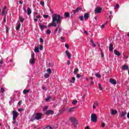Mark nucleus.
<instances>
[{
	"label": "nucleus",
	"instance_id": "nucleus-1",
	"mask_svg": "<svg viewBox=\"0 0 129 129\" xmlns=\"http://www.w3.org/2000/svg\"><path fill=\"white\" fill-rule=\"evenodd\" d=\"M61 19H62V17L59 15L54 14L52 23L49 24L48 27H57V24L61 23Z\"/></svg>",
	"mask_w": 129,
	"mask_h": 129
},
{
	"label": "nucleus",
	"instance_id": "nucleus-2",
	"mask_svg": "<svg viewBox=\"0 0 129 129\" xmlns=\"http://www.w3.org/2000/svg\"><path fill=\"white\" fill-rule=\"evenodd\" d=\"M34 119H31V121H34L35 119H37L39 120V119H41V117H42V113H37L34 117Z\"/></svg>",
	"mask_w": 129,
	"mask_h": 129
},
{
	"label": "nucleus",
	"instance_id": "nucleus-3",
	"mask_svg": "<svg viewBox=\"0 0 129 129\" xmlns=\"http://www.w3.org/2000/svg\"><path fill=\"white\" fill-rule=\"evenodd\" d=\"M91 120L92 122H96L97 121V116L96 114H92L91 115Z\"/></svg>",
	"mask_w": 129,
	"mask_h": 129
},
{
	"label": "nucleus",
	"instance_id": "nucleus-4",
	"mask_svg": "<svg viewBox=\"0 0 129 129\" xmlns=\"http://www.w3.org/2000/svg\"><path fill=\"white\" fill-rule=\"evenodd\" d=\"M70 120L72 121V122L73 123V124L75 125V126H76L77 124H78V121L77 120H76V118L74 117H72L70 118Z\"/></svg>",
	"mask_w": 129,
	"mask_h": 129
},
{
	"label": "nucleus",
	"instance_id": "nucleus-5",
	"mask_svg": "<svg viewBox=\"0 0 129 129\" xmlns=\"http://www.w3.org/2000/svg\"><path fill=\"white\" fill-rule=\"evenodd\" d=\"M87 40H88V42H89L90 45H93V47H96V44L94 43V42H93L92 39L90 38V37H88L87 38Z\"/></svg>",
	"mask_w": 129,
	"mask_h": 129
},
{
	"label": "nucleus",
	"instance_id": "nucleus-6",
	"mask_svg": "<svg viewBox=\"0 0 129 129\" xmlns=\"http://www.w3.org/2000/svg\"><path fill=\"white\" fill-rule=\"evenodd\" d=\"M13 114V120H16V118L18 117V115H19V113L18 112H16L15 111H13L12 112Z\"/></svg>",
	"mask_w": 129,
	"mask_h": 129
},
{
	"label": "nucleus",
	"instance_id": "nucleus-7",
	"mask_svg": "<svg viewBox=\"0 0 129 129\" xmlns=\"http://www.w3.org/2000/svg\"><path fill=\"white\" fill-rule=\"evenodd\" d=\"M79 11H81V8H78L75 10H73L72 12H71V15H72L71 17H73V16H74V15L75 14H76V13H78V12H79Z\"/></svg>",
	"mask_w": 129,
	"mask_h": 129
},
{
	"label": "nucleus",
	"instance_id": "nucleus-8",
	"mask_svg": "<svg viewBox=\"0 0 129 129\" xmlns=\"http://www.w3.org/2000/svg\"><path fill=\"white\" fill-rule=\"evenodd\" d=\"M7 14H8V11H7V6H5L2 9V15L7 16Z\"/></svg>",
	"mask_w": 129,
	"mask_h": 129
},
{
	"label": "nucleus",
	"instance_id": "nucleus-9",
	"mask_svg": "<svg viewBox=\"0 0 129 129\" xmlns=\"http://www.w3.org/2000/svg\"><path fill=\"white\" fill-rule=\"evenodd\" d=\"M101 11H102V9L97 7L95 9V14H100L101 13Z\"/></svg>",
	"mask_w": 129,
	"mask_h": 129
},
{
	"label": "nucleus",
	"instance_id": "nucleus-10",
	"mask_svg": "<svg viewBox=\"0 0 129 129\" xmlns=\"http://www.w3.org/2000/svg\"><path fill=\"white\" fill-rule=\"evenodd\" d=\"M109 81L110 83L113 85H115L116 84V81L113 79H110Z\"/></svg>",
	"mask_w": 129,
	"mask_h": 129
},
{
	"label": "nucleus",
	"instance_id": "nucleus-11",
	"mask_svg": "<svg viewBox=\"0 0 129 129\" xmlns=\"http://www.w3.org/2000/svg\"><path fill=\"white\" fill-rule=\"evenodd\" d=\"M98 106V102L95 101L94 102V104L93 105V109H95L96 107Z\"/></svg>",
	"mask_w": 129,
	"mask_h": 129
},
{
	"label": "nucleus",
	"instance_id": "nucleus-12",
	"mask_svg": "<svg viewBox=\"0 0 129 129\" xmlns=\"http://www.w3.org/2000/svg\"><path fill=\"white\" fill-rule=\"evenodd\" d=\"M29 62H30V64L34 65V64H35V63L36 62V59L31 58L29 60Z\"/></svg>",
	"mask_w": 129,
	"mask_h": 129
},
{
	"label": "nucleus",
	"instance_id": "nucleus-13",
	"mask_svg": "<svg viewBox=\"0 0 129 129\" xmlns=\"http://www.w3.org/2000/svg\"><path fill=\"white\" fill-rule=\"evenodd\" d=\"M46 114H54V111L48 110L46 112Z\"/></svg>",
	"mask_w": 129,
	"mask_h": 129
},
{
	"label": "nucleus",
	"instance_id": "nucleus-14",
	"mask_svg": "<svg viewBox=\"0 0 129 129\" xmlns=\"http://www.w3.org/2000/svg\"><path fill=\"white\" fill-rule=\"evenodd\" d=\"M66 54L67 55L69 59H70L71 58V54H70V52L68 51V50L66 51Z\"/></svg>",
	"mask_w": 129,
	"mask_h": 129
},
{
	"label": "nucleus",
	"instance_id": "nucleus-15",
	"mask_svg": "<svg viewBox=\"0 0 129 129\" xmlns=\"http://www.w3.org/2000/svg\"><path fill=\"white\" fill-rule=\"evenodd\" d=\"M128 66L123 64L122 67V70H128Z\"/></svg>",
	"mask_w": 129,
	"mask_h": 129
},
{
	"label": "nucleus",
	"instance_id": "nucleus-16",
	"mask_svg": "<svg viewBox=\"0 0 129 129\" xmlns=\"http://www.w3.org/2000/svg\"><path fill=\"white\" fill-rule=\"evenodd\" d=\"M110 113L112 115H114L115 114H116V113H117V111H116V110H113V109L111 110Z\"/></svg>",
	"mask_w": 129,
	"mask_h": 129
},
{
	"label": "nucleus",
	"instance_id": "nucleus-17",
	"mask_svg": "<svg viewBox=\"0 0 129 129\" xmlns=\"http://www.w3.org/2000/svg\"><path fill=\"white\" fill-rule=\"evenodd\" d=\"M76 108V107H72L68 109V112H73L74 111L75 109Z\"/></svg>",
	"mask_w": 129,
	"mask_h": 129
},
{
	"label": "nucleus",
	"instance_id": "nucleus-18",
	"mask_svg": "<svg viewBox=\"0 0 129 129\" xmlns=\"http://www.w3.org/2000/svg\"><path fill=\"white\" fill-rule=\"evenodd\" d=\"M114 54L117 56H120V53H119L116 49L114 50Z\"/></svg>",
	"mask_w": 129,
	"mask_h": 129
},
{
	"label": "nucleus",
	"instance_id": "nucleus-19",
	"mask_svg": "<svg viewBox=\"0 0 129 129\" xmlns=\"http://www.w3.org/2000/svg\"><path fill=\"white\" fill-rule=\"evenodd\" d=\"M31 14H32V10H31V9L30 8H27V15L28 16H30V15H31Z\"/></svg>",
	"mask_w": 129,
	"mask_h": 129
},
{
	"label": "nucleus",
	"instance_id": "nucleus-20",
	"mask_svg": "<svg viewBox=\"0 0 129 129\" xmlns=\"http://www.w3.org/2000/svg\"><path fill=\"white\" fill-rule=\"evenodd\" d=\"M7 18V15H5L3 18V25H6V23L7 22V19H6Z\"/></svg>",
	"mask_w": 129,
	"mask_h": 129
},
{
	"label": "nucleus",
	"instance_id": "nucleus-21",
	"mask_svg": "<svg viewBox=\"0 0 129 129\" xmlns=\"http://www.w3.org/2000/svg\"><path fill=\"white\" fill-rule=\"evenodd\" d=\"M40 28L41 31H43V30H44L45 28H47V26L40 24Z\"/></svg>",
	"mask_w": 129,
	"mask_h": 129
},
{
	"label": "nucleus",
	"instance_id": "nucleus-22",
	"mask_svg": "<svg viewBox=\"0 0 129 129\" xmlns=\"http://www.w3.org/2000/svg\"><path fill=\"white\" fill-rule=\"evenodd\" d=\"M109 50L110 51H112L113 50V45L112 44H110L109 46Z\"/></svg>",
	"mask_w": 129,
	"mask_h": 129
},
{
	"label": "nucleus",
	"instance_id": "nucleus-23",
	"mask_svg": "<svg viewBox=\"0 0 129 129\" xmlns=\"http://www.w3.org/2000/svg\"><path fill=\"white\" fill-rule=\"evenodd\" d=\"M19 21L21 22V23H23L24 21H25V18L22 16H20L19 17Z\"/></svg>",
	"mask_w": 129,
	"mask_h": 129
},
{
	"label": "nucleus",
	"instance_id": "nucleus-24",
	"mask_svg": "<svg viewBox=\"0 0 129 129\" xmlns=\"http://www.w3.org/2000/svg\"><path fill=\"white\" fill-rule=\"evenodd\" d=\"M126 115V112H121V117H124V116Z\"/></svg>",
	"mask_w": 129,
	"mask_h": 129
},
{
	"label": "nucleus",
	"instance_id": "nucleus-25",
	"mask_svg": "<svg viewBox=\"0 0 129 129\" xmlns=\"http://www.w3.org/2000/svg\"><path fill=\"white\" fill-rule=\"evenodd\" d=\"M89 17V15L88 14H86L84 16V18L85 20H87Z\"/></svg>",
	"mask_w": 129,
	"mask_h": 129
},
{
	"label": "nucleus",
	"instance_id": "nucleus-26",
	"mask_svg": "<svg viewBox=\"0 0 129 129\" xmlns=\"http://www.w3.org/2000/svg\"><path fill=\"white\" fill-rule=\"evenodd\" d=\"M71 83H75V77H72V79L70 80Z\"/></svg>",
	"mask_w": 129,
	"mask_h": 129
},
{
	"label": "nucleus",
	"instance_id": "nucleus-27",
	"mask_svg": "<svg viewBox=\"0 0 129 129\" xmlns=\"http://www.w3.org/2000/svg\"><path fill=\"white\" fill-rule=\"evenodd\" d=\"M29 92H30V90H24L23 91V94H26V93H29Z\"/></svg>",
	"mask_w": 129,
	"mask_h": 129
},
{
	"label": "nucleus",
	"instance_id": "nucleus-28",
	"mask_svg": "<svg viewBox=\"0 0 129 129\" xmlns=\"http://www.w3.org/2000/svg\"><path fill=\"white\" fill-rule=\"evenodd\" d=\"M34 52L35 53H39L40 52V50H39V48L38 47H35L34 49Z\"/></svg>",
	"mask_w": 129,
	"mask_h": 129
},
{
	"label": "nucleus",
	"instance_id": "nucleus-29",
	"mask_svg": "<svg viewBox=\"0 0 129 129\" xmlns=\"http://www.w3.org/2000/svg\"><path fill=\"white\" fill-rule=\"evenodd\" d=\"M46 72L48 74H50V73H52V71L51 70V69H48L46 70Z\"/></svg>",
	"mask_w": 129,
	"mask_h": 129
},
{
	"label": "nucleus",
	"instance_id": "nucleus-30",
	"mask_svg": "<svg viewBox=\"0 0 129 129\" xmlns=\"http://www.w3.org/2000/svg\"><path fill=\"white\" fill-rule=\"evenodd\" d=\"M95 76H96V77H97L98 78H100L101 77V76H100V75L98 73H96L95 74Z\"/></svg>",
	"mask_w": 129,
	"mask_h": 129
},
{
	"label": "nucleus",
	"instance_id": "nucleus-31",
	"mask_svg": "<svg viewBox=\"0 0 129 129\" xmlns=\"http://www.w3.org/2000/svg\"><path fill=\"white\" fill-rule=\"evenodd\" d=\"M20 28H21V23H19L18 26L16 27V30H19Z\"/></svg>",
	"mask_w": 129,
	"mask_h": 129
},
{
	"label": "nucleus",
	"instance_id": "nucleus-32",
	"mask_svg": "<svg viewBox=\"0 0 129 129\" xmlns=\"http://www.w3.org/2000/svg\"><path fill=\"white\" fill-rule=\"evenodd\" d=\"M64 16L65 17V18H68V17H69V16H70V14L68 12H67V13H64Z\"/></svg>",
	"mask_w": 129,
	"mask_h": 129
},
{
	"label": "nucleus",
	"instance_id": "nucleus-33",
	"mask_svg": "<svg viewBox=\"0 0 129 129\" xmlns=\"http://www.w3.org/2000/svg\"><path fill=\"white\" fill-rule=\"evenodd\" d=\"M99 85V90H103V89L102 88V87H101V84H100V83L98 84Z\"/></svg>",
	"mask_w": 129,
	"mask_h": 129
},
{
	"label": "nucleus",
	"instance_id": "nucleus-34",
	"mask_svg": "<svg viewBox=\"0 0 129 129\" xmlns=\"http://www.w3.org/2000/svg\"><path fill=\"white\" fill-rule=\"evenodd\" d=\"M46 129H54V127L51 126H47L45 127Z\"/></svg>",
	"mask_w": 129,
	"mask_h": 129
},
{
	"label": "nucleus",
	"instance_id": "nucleus-35",
	"mask_svg": "<svg viewBox=\"0 0 129 129\" xmlns=\"http://www.w3.org/2000/svg\"><path fill=\"white\" fill-rule=\"evenodd\" d=\"M50 76V74H44V77L45 78H48Z\"/></svg>",
	"mask_w": 129,
	"mask_h": 129
},
{
	"label": "nucleus",
	"instance_id": "nucleus-36",
	"mask_svg": "<svg viewBox=\"0 0 129 129\" xmlns=\"http://www.w3.org/2000/svg\"><path fill=\"white\" fill-rule=\"evenodd\" d=\"M77 100H75L73 101L72 103L74 105H75L76 104H77Z\"/></svg>",
	"mask_w": 129,
	"mask_h": 129
},
{
	"label": "nucleus",
	"instance_id": "nucleus-37",
	"mask_svg": "<svg viewBox=\"0 0 129 129\" xmlns=\"http://www.w3.org/2000/svg\"><path fill=\"white\" fill-rule=\"evenodd\" d=\"M50 99H51V96H48L46 99V101H49V100H50Z\"/></svg>",
	"mask_w": 129,
	"mask_h": 129
},
{
	"label": "nucleus",
	"instance_id": "nucleus-38",
	"mask_svg": "<svg viewBox=\"0 0 129 129\" xmlns=\"http://www.w3.org/2000/svg\"><path fill=\"white\" fill-rule=\"evenodd\" d=\"M42 16L43 18H44V19H47L49 18V15H43Z\"/></svg>",
	"mask_w": 129,
	"mask_h": 129
},
{
	"label": "nucleus",
	"instance_id": "nucleus-39",
	"mask_svg": "<svg viewBox=\"0 0 129 129\" xmlns=\"http://www.w3.org/2000/svg\"><path fill=\"white\" fill-rule=\"evenodd\" d=\"M31 59H35V53H32Z\"/></svg>",
	"mask_w": 129,
	"mask_h": 129
},
{
	"label": "nucleus",
	"instance_id": "nucleus-40",
	"mask_svg": "<svg viewBox=\"0 0 129 129\" xmlns=\"http://www.w3.org/2000/svg\"><path fill=\"white\" fill-rule=\"evenodd\" d=\"M78 72V69H75L74 72V74H76Z\"/></svg>",
	"mask_w": 129,
	"mask_h": 129
},
{
	"label": "nucleus",
	"instance_id": "nucleus-41",
	"mask_svg": "<svg viewBox=\"0 0 129 129\" xmlns=\"http://www.w3.org/2000/svg\"><path fill=\"white\" fill-rule=\"evenodd\" d=\"M62 32V28L61 27H58V33H61Z\"/></svg>",
	"mask_w": 129,
	"mask_h": 129
},
{
	"label": "nucleus",
	"instance_id": "nucleus-42",
	"mask_svg": "<svg viewBox=\"0 0 129 129\" xmlns=\"http://www.w3.org/2000/svg\"><path fill=\"white\" fill-rule=\"evenodd\" d=\"M46 34H51V30H47V31H46Z\"/></svg>",
	"mask_w": 129,
	"mask_h": 129
},
{
	"label": "nucleus",
	"instance_id": "nucleus-43",
	"mask_svg": "<svg viewBox=\"0 0 129 129\" xmlns=\"http://www.w3.org/2000/svg\"><path fill=\"white\" fill-rule=\"evenodd\" d=\"M80 21H83V20H84V18L83 17V16H80Z\"/></svg>",
	"mask_w": 129,
	"mask_h": 129
},
{
	"label": "nucleus",
	"instance_id": "nucleus-44",
	"mask_svg": "<svg viewBox=\"0 0 129 129\" xmlns=\"http://www.w3.org/2000/svg\"><path fill=\"white\" fill-rule=\"evenodd\" d=\"M105 25H106V24L102 25L101 26V29H103V28H104V27H105Z\"/></svg>",
	"mask_w": 129,
	"mask_h": 129
},
{
	"label": "nucleus",
	"instance_id": "nucleus-45",
	"mask_svg": "<svg viewBox=\"0 0 129 129\" xmlns=\"http://www.w3.org/2000/svg\"><path fill=\"white\" fill-rule=\"evenodd\" d=\"M101 125L102 127H104V126H105V124L103 122H102Z\"/></svg>",
	"mask_w": 129,
	"mask_h": 129
},
{
	"label": "nucleus",
	"instance_id": "nucleus-46",
	"mask_svg": "<svg viewBox=\"0 0 129 129\" xmlns=\"http://www.w3.org/2000/svg\"><path fill=\"white\" fill-rule=\"evenodd\" d=\"M65 47L67 48V49H69V45H68V44H65Z\"/></svg>",
	"mask_w": 129,
	"mask_h": 129
},
{
	"label": "nucleus",
	"instance_id": "nucleus-47",
	"mask_svg": "<svg viewBox=\"0 0 129 129\" xmlns=\"http://www.w3.org/2000/svg\"><path fill=\"white\" fill-rule=\"evenodd\" d=\"M58 27H57L56 28V29L55 30V31H54V34H56V33H57V31H58Z\"/></svg>",
	"mask_w": 129,
	"mask_h": 129
},
{
	"label": "nucleus",
	"instance_id": "nucleus-48",
	"mask_svg": "<svg viewBox=\"0 0 129 129\" xmlns=\"http://www.w3.org/2000/svg\"><path fill=\"white\" fill-rule=\"evenodd\" d=\"M3 63H4V60H3V59H2L0 60V64L2 65V64H3Z\"/></svg>",
	"mask_w": 129,
	"mask_h": 129
},
{
	"label": "nucleus",
	"instance_id": "nucleus-49",
	"mask_svg": "<svg viewBox=\"0 0 129 129\" xmlns=\"http://www.w3.org/2000/svg\"><path fill=\"white\" fill-rule=\"evenodd\" d=\"M40 43H43V42H44V40H43V38H40Z\"/></svg>",
	"mask_w": 129,
	"mask_h": 129
},
{
	"label": "nucleus",
	"instance_id": "nucleus-50",
	"mask_svg": "<svg viewBox=\"0 0 129 129\" xmlns=\"http://www.w3.org/2000/svg\"><path fill=\"white\" fill-rule=\"evenodd\" d=\"M1 92H2V93H3V92H5V89H4V88H2L1 90Z\"/></svg>",
	"mask_w": 129,
	"mask_h": 129
},
{
	"label": "nucleus",
	"instance_id": "nucleus-51",
	"mask_svg": "<svg viewBox=\"0 0 129 129\" xmlns=\"http://www.w3.org/2000/svg\"><path fill=\"white\" fill-rule=\"evenodd\" d=\"M60 39L61 40V42H64V38L62 36L60 37Z\"/></svg>",
	"mask_w": 129,
	"mask_h": 129
},
{
	"label": "nucleus",
	"instance_id": "nucleus-52",
	"mask_svg": "<svg viewBox=\"0 0 129 129\" xmlns=\"http://www.w3.org/2000/svg\"><path fill=\"white\" fill-rule=\"evenodd\" d=\"M36 18H37V19H40V18H41V16H40V15H37V16H36Z\"/></svg>",
	"mask_w": 129,
	"mask_h": 129
},
{
	"label": "nucleus",
	"instance_id": "nucleus-53",
	"mask_svg": "<svg viewBox=\"0 0 129 129\" xmlns=\"http://www.w3.org/2000/svg\"><path fill=\"white\" fill-rule=\"evenodd\" d=\"M48 109V106H46L44 108V110H47Z\"/></svg>",
	"mask_w": 129,
	"mask_h": 129
},
{
	"label": "nucleus",
	"instance_id": "nucleus-54",
	"mask_svg": "<svg viewBox=\"0 0 129 129\" xmlns=\"http://www.w3.org/2000/svg\"><path fill=\"white\" fill-rule=\"evenodd\" d=\"M77 78H80V77H81V76L79 74H77Z\"/></svg>",
	"mask_w": 129,
	"mask_h": 129
},
{
	"label": "nucleus",
	"instance_id": "nucleus-55",
	"mask_svg": "<svg viewBox=\"0 0 129 129\" xmlns=\"http://www.w3.org/2000/svg\"><path fill=\"white\" fill-rule=\"evenodd\" d=\"M40 50H43V45H40L39 47Z\"/></svg>",
	"mask_w": 129,
	"mask_h": 129
},
{
	"label": "nucleus",
	"instance_id": "nucleus-56",
	"mask_svg": "<svg viewBox=\"0 0 129 129\" xmlns=\"http://www.w3.org/2000/svg\"><path fill=\"white\" fill-rule=\"evenodd\" d=\"M34 22H38V19L37 18H34Z\"/></svg>",
	"mask_w": 129,
	"mask_h": 129
},
{
	"label": "nucleus",
	"instance_id": "nucleus-57",
	"mask_svg": "<svg viewBox=\"0 0 129 129\" xmlns=\"http://www.w3.org/2000/svg\"><path fill=\"white\" fill-rule=\"evenodd\" d=\"M9 28H7V29H6V33L7 34H9Z\"/></svg>",
	"mask_w": 129,
	"mask_h": 129
},
{
	"label": "nucleus",
	"instance_id": "nucleus-58",
	"mask_svg": "<svg viewBox=\"0 0 129 129\" xmlns=\"http://www.w3.org/2000/svg\"><path fill=\"white\" fill-rule=\"evenodd\" d=\"M101 56L102 58L104 57V54H103V53H102V52L101 53Z\"/></svg>",
	"mask_w": 129,
	"mask_h": 129
},
{
	"label": "nucleus",
	"instance_id": "nucleus-59",
	"mask_svg": "<svg viewBox=\"0 0 129 129\" xmlns=\"http://www.w3.org/2000/svg\"><path fill=\"white\" fill-rule=\"evenodd\" d=\"M115 9H118V4H116L115 7Z\"/></svg>",
	"mask_w": 129,
	"mask_h": 129
},
{
	"label": "nucleus",
	"instance_id": "nucleus-60",
	"mask_svg": "<svg viewBox=\"0 0 129 129\" xmlns=\"http://www.w3.org/2000/svg\"><path fill=\"white\" fill-rule=\"evenodd\" d=\"M18 111H20V112L23 111V109H22V108L18 109Z\"/></svg>",
	"mask_w": 129,
	"mask_h": 129
},
{
	"label": "nucleus",
	"instance_id": "nucleus-61",
	"mask_svg": "<svg viewBox=\"0 0 129 129\" xmlns=\"http://www.w3.org/2000/svg\"><path fill=\"white\" fill-rule=\"evenodd\" d=\"M20 104H22V101H20L18 102V105H20Z\"/></svg>",
	"mask_w": 129,
	"mask_h": 129
},
{
	"label": "nucleus",
	"instance_id": "nucleus-62",
	"mask_svg": "<svg viewBox=\"0 0 129 129\" xmlns=\"http://www.w3.org/2000/svg\"><path fill=\"white\" fill-rule=\"evenodd\" d=\"M43 90H46V87H42Z\"/></svg>",
	"mask_w": 129,
	"mask_h": 129
},
{
	"label": "nucleus",
	"instance_id": "nucleus-63",
	"mask_svg": "<svg viewBox=\"0 0 129 129\" xmlns=\"http://www.w3.org/2000/svg\"><path fill=\"white\" fill-rule=\"evenodd\" d=\"M85 128V129H90V128H89V126H86Z\"/></svg>",
	"mask_w": 129,
	"mask_h": 129
},
{
	"label": "nucleus",
	"instance_id": "nucleus-64",
	"mask_svg": "<svg viewBox=\"0 0 129 129\" xmlns=\"http://www.w3.org/2000/svg\"><path fill=\"white\" fill-rule=\"evenodd\" d=\"M127 117L129 118V112L127 114Z\"/></svg>",
	"mask_w": 129,
	"mask_h": 129
}]
</instances>
